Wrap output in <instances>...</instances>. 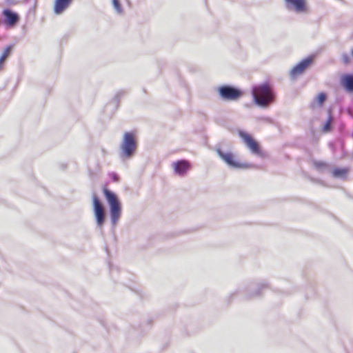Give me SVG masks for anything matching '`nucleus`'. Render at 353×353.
<instances>
[{
	"instance_id": "nucleus-1",
	"label": "nucleus",
	"mask_w": 353,
	"mask_h": 353,
	"mask_svg": "<svg viewBox=\"0 0 353 353\" xmlns=\"http://www.w3.org/2000/svg\"><path fill=\"white\" fill-rule=\"evenodd\" d=\"M252 94L255 103L261 107H267L274 101L272 88L268 83L257 85L252 88Z\"/></svg>"
},
{
	"instance_id": "nucleus-2",
	"label": "nucleus",
	"mask_w": 353,
	"mask_h": 353,
	"mask_svg": "<svg viewBox=\"0 0 353 353\" xmlns=\"http://www.w3.org/2000/svg\"><path fill=\"white\" fill-rule=\"evenodd\" d=\"M103 194L110 205L112 223L115 225L121 214V204L117 196L108 189H103Z\"/></svg>"
},
{
	"instance_id": "nucleus-3",
	"label": "nucleus",
	"mask_w": 353,
	"mask_h": 353,
	"mask_svg": "<svg viewBox=\"0 0 353 353\" xmlns=\"http://www.w3.org/2000/svg\"><path fill=\"white\" fill-rule=\"evenodd\" d=\"M137 148L135 135L132 132H125L123 135V141L121 149L125 157H131Z\"/></svg>"
},
{
	"instance_id": "nucleus-4",
	"label": "nucleus",
	"mask_w": 353,
	"mask_h": 353,
	"mask_svg": "<svg viewBox=\"0 0 353 353\" xmlns=\"http://www.w3.org/2000/svg\"><path fill=\"white\" fill-rule=\"evenodd\" d=\"M219 93L222 99L228 101H235L243 95V92L229 85H223L219 88Z\"/></svg>"
},
{
	"instance_id": "nucleus-5",
	"label": "nucleus",
	"mask_w": 353,
	"mask_h": 353,
	"mask_svg": "<svg viewBox=\"0 0 353 353\" xmlns=\"http://www.w3.org/2000/svg\"><path fill=\"white\" fill-rule=\"evenodd\" d=\"M92 200L97 224L99 228H101L105 221L104 209L99 198L96 195L93 196Z\"/></svg>"
},
{
	"instance_id": "nucleus-6",
	"label": "nucleus",
	"mask_w": 353,
	"mask_h": 353,
	"mask_svg": "<svg viewBox=\"0 0 353 353\" xmlns=\"http://www.w3.org/2000/svg\"><path fill=\"white\" fill-rule=\"evenodd\" d=\"M239 137L243 140L247 147L252 153L260 154L261 150L258 143L252 138V137L244 131L239 132Z\"/></svg>"
},
{
	"instance_id": "nucleus-7",
	"label": "nucleus",
	"mask_w": 353,
	"mask_h": 353,
	"mask_svg": "<svg viewBox=\"0 0 353 353\" xmlns=\"http://www.w3.org/2000/svg\"><path fill=\"white\" fill-rule=\"evenodd\" d=\"M219 156L229 165L236 168H248L250 166L248 164L237 162L232 153H225L221 150H217Z\"/></svg>"
},
{
	"instance_id": "nucleus-8",
	"label": "nucleus",
	"mask_w": 353,
	"mask_h": 353,
	"mask_svg": "<svg viewBox=\"0 0 353 353\" xmlns=\"http://www.w3.org/2000/svg\"><path fill=\"white\" fill-rule=\"evenodd\" d=\"M313 59L312 57L306 58L302 60L299 64L294 66L290 71V76L295 79L301 75L312 64Z\"/></svg>"
},
{
	"instance_id": "nucleus-9",
	"label": "nucleus",
	"mask_w": 353,
	"mask_h": 353,
	"mask_svg": "<svg viewBox=\"0 0 353 353\" xmlns=\"http://www.w3.org/2000/svg\"><path fill=\"white\" fill-rule=\"evenodd\" d=\"M4 17L3 23L10 28L14 27L19 21V16L10 9H5L2 12Z\"/></svg>"
},
{
	"instance_id": "nucleus-10",
	"label": "nucleus",
	"mask_w": 353,
	"mask_h": 353,
	"mask_svg": "<svg viewBox=\"0 0 353 353\" xmlns=\"http://www.w3.org/2000/svg\"><path fill=\"white\" fill-rule=\"evenodd\" d=\"M172 168L176 174L184 175L191 168V164L187 160H180L173 163Z\"/></svg>"
},
{
	"instance_id": "nucleus-11",
	"label": "nucleus",
	"mask_w": 353,
	"mask_h": 353,
	"mask_svg": "<svg viewBox=\"0 0 353 353\" xmlns=\"http://www.w3.org/2000/svg\"><path fill=\"white\" fill-rule=\"evenodd\" d=\"M288 8L300 12L305 10V1H288Z\"/></svg>"
},
{
	"instance_id": "nucleus-12",
	"label": "nucleus",
	"mask_w": 353,
	"mask_h": 353,
	"mask_svg": "<svg viewBox=\"0 0 353 353\" xmlns=\"http://www.w3.org/2000/svg\"><path fill=\"white\" fill-rule=\"evenodd\" d=\"M348 172L349 169L347 168H336L333 170L332 175L335 178H345Z\"/></svg>"
},
{
	"instance_id": "nucleus-13",
	"label": "nucleus",
	"mask_w": 353,
	"mask_h": 353,
	"mask_svg": "<svg viewBox=\"0 0 353 353\" xmlns=\"http://www.w3.org/2000/svg\"><path fill=\"white\" fill-rule=\"evenodd\" d=\"M342 82L347 90L353 91V75H345L343 77Z\"/></svg>"
},
{
	"instance_id": "nucleus-14",
	"label": "nucleus",
	"mask_w": 353,
	"mask_h": 353,
	"mask_svg": "<svg viewBox=\"0 0 353 353\" xmlns=\"http://www.w3.org/2000/svg\"><path fill=\"white\" fill-rule=\"evenodd\" d=\"M70 1H56L54 11L57 14L61 13L69 5Z\"/></svg>"
},
{
	"instance_id": "nucleus-15",
	"label": "nucleus",
	"mask_w": 353,
	"mask_h": 353,
	"mask_svg": "<svg viewBox=\"0 0 353 353\" xmlns=\"http://www.w3.org/2000/svg\"><path fill=\"white\" fill-rule=\"evenodd\" d=\"M313 165L318 170H323L327 167V164L323 161H315Z\"/></svg>"
},
{
	"instance_id": "nucleus-16",
	"label": "nucleus",
	"mask_w": 353,
	"mask_h": 353,
	"mask_svg": "<svg viewBox=\"0 0 353 353\" xmlns=\"http://www.w3.org/2000/svg\"><path fill=\"white\" fill-rule=\"evenodd\" d=\"M12 49V46H7L4 49L2 54L1 55V57H3L4 59H6L8 57V56L10 55Z\"/></svg>"
},
{
	"instance_id": "nucleus-17",
	"label": "nucleus",
	"mask_w": 353,
	"mask_h": 353,
	"mask_svg": "<svg viewBox=\"0 0 353 353\" xmlns=\"http://www.w3.org/2000/svg\"><path fill=\"white\" fill-rule=\"evenodd\" d=\"M332 121V119L331 117H330L323 128V131L324 132H327L331 130Z\"/></svg>"
},
{
	"instance_id": "nucleus-18",
	"label": "nucleus",
	"mask_w": 353,
	"mask_h": 353,
	"mask_svg": "<svg viewBox=\"0 0 353 353\" xmlns=\"http://www.w3.org/2000/svg\"><path fill=\"white\" fill-rule=\"evenodd\" d=\"M317 101L320 105H322L326 99V94L323 92H321L317 96Z\"/></svg>"
},
{
	"instance_id": "nucleus-19",
	"label": "nucleus",
	"mask_w": 353,
	"mask_h": 353,
	"mask_svg": "<svg viewBox=\"0 0 353 353\" xmlns=\"http://www.w3.org/2000/svg\"><path fill=\"white\" fill-rule=\"evenodd\" d=\"M112 2H113V6H114V8L117 10V11L119 13H121L122 12V10H121V8L120 6V1H112Z\"/></svg>"
},
{
	"instance_id": "nucleus-20",
	"label": "nucleus",
	"mask_w": 353,
	"mask_h": 353,
	"mask_svg": "<svg viewBox=\"0 0 353 353\" xmlns=\"http://www.w3.org/2000/svg\"><path fill=\"white\" fill-rule=\"evenodd\" d=\"M343 61L345 64H347L350 62V57L348 54L343 55Z\"/></svg>"
},
{
	"instance_id": "nucleus-21",
	"label": "nucleus",
	"mask_w": 353,
	"mask_h": 353,
	"mask_svg": "<svg viewBox=\"0 0 353 353\" xmlns=\"http://www.w3.org/2000/svg\"><path fill=\"white\" fill-rule=\"evenodd\" d=\"M5 61H6V59H4L3 57H0V70L2 69L3 65L4 62H5Z\"/></svg>"
}]
</instances>
